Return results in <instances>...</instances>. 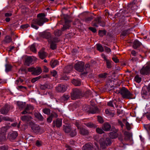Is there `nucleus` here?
<instances>
[{
	"label": "nucleus",
	"mask_w": 150,
	"mask_h": 150,
	"mask_svg": "<svg viewBox=\"0 0 150 150\" xmlns=\"http://www.w3.org/2000/svg\"><path fill=\"white\" fill-rule=\"evenodd\" d=\"M99 35L101 37H102L106 35V31L105 30H99Z\"/></svg>",
	"instance_id": "obj_49"
},
{
	"label": "nucleus",
	"mask_w": 150,
	"mask_h": 150,
	"mask_svg": "<svg viewBox=\"0 0 150 150\" xmlns=\"http://www.w3.org/2000/svg\"><path fill=\"white\" fill-rule=\"evenodd\" d=\"M82 94L81 90L77 88H73L71 93V99L75 100L78 98Z\"/></svg>",
	"instance_id": "obj_4"
},
{
	"label": "nucleus",
	"mask_w": 150,
	"mask_h": 150,
	"mask_svg": "<svg viewBox=\"0 0 150 150\" xmlns=\"http://www.w3.org/2000/svg\"><path fill=\"white\" fill-rule=\"evenodd\" d=\"M17 105L21 110H22L25 107V102H23L21 101H17Z\"/></svg>",
	"instance_id": "obj_26"
},
{
	"label": "nucleus",
	"mask_w": 150,
	"mask_h": 150,
	"mask_svg": "<svg viewBox=\"0 0 150 150\" xmlns=\"http://www.w3.org/2000/svg\"><path fill=\"white\" fill-rule=\"evenodd\" d=\"M141 43L137 40H135L133 43V47L135 49H137L141 45Z\"/></svg>",
	"instance_id": "obj_30"
},
{
	"label": "nucleus",
	"mask_w": 150,
	"mask_h": 150,
	"mask_svg": "<svg viewBox=\"0 0 150 150\" xmlns=\"http://www.w3.org/2000/svg\"><path fill=\"white\" fill-rule=\"evenodd\" d=\"M39 35L40 37L48 40V42L51 38V34L50 33L46 31L40 33Z\"/></svg>",
	"instance_id": "obj_11"
},
{
	"label": "nucleus",
	"mask_w": 150,
	"mask_h": 150,
	"mask_svg": "<svg viewBox=\"0 0 150 150\" xmlns=\"http://www.w3.org/2000/svg\"><path fill=\"white\" fill-rule=\"evenodd\" d=\"M140 73L142 75H149L150 73V63L145 65L140 70Z\"/></svg>",
	"instance_id": "obj_5"
},
{
	"label": "nucleus",
	"mask_w": 150,
	"mask_h": 150,
	"mask_svg": "<svg viewBox=\"0 0 150 150\" xmlns=\"http://www.w3.org/2000/svg\"><path fill=\"white\" fill-rule=\"evenodd\" d=\"M7 130V128L6 126L3 127L1 128V132L2 134H5V132Z\"/></svg>",
	"instance_id": "obj_51"
},
{
	"label": "nucleus",
	"mask_w": 150,
	"mask_h": 150,
	"mask_svg": "<svg viewBox=\"0 0 150 150\" xmlns=\"http://www.w3.org/2000/svg\"><path fill=\"white\" fill-rule=\"evenodd\" d=\"M5 134H2L1 133H0V142L4 141L6 139Z\"/></svg>",
	"instance_id": "obj_47"
},
{
	"label": "nucleus",
	"mask_w": 150,
	"mask_h": 150,
	"mask_svg": "<svg viewBox=\"0 0 150 150\" xmlns=\"http://www.w3.org/2000/svg\"><path fill=\"white\" fill-rule=\"evenodd\" d=\"M30 50L31 51L33 52H36V50L35 47V45L33 44L31 45L30 47Z\"/></svg>",
	"instance_id": "obj_55"
},
{
	"label": "nucleus",
	"mask_w": 150,
	"mask_h": 150,
	"mask_svg": "<svg viewBox=\"0 0 150 150\" xmlns=\"http://www.w3.org/2000/svg\"><path fill=\"white\" fill-rule=\"evenodd\" d=\"M28 71L32 72V74L36 75H39L42 72L41 69L39 67L36 68L31 67L28 68Z\"/></svg>",
	"instance_id": "obj_7"
},
{
	"label": "nucleus",
	"mask_w": 150,
	"mask_h": 150,
	"mask_svg": "<svg viewBox=\"0 0 150 150\" xmlns=\"http://www.w3.org/2000/svg\"><path fill=\"white\" fill-rule=\"evenodd\" d=\"M21 120L23 122H25L27 125H32L33 122L31 120L32 118L31 116L29 115H25L21 117Z\"/></svg>",
	"instance_id": "obj_8"
},
{
	"label": "nucleus",
	"mask_w": 150,
	"mask_h": 150,
	"mask_svg": "<svg viewBox=\"0 0 150 150\" xmlns=\"http://www.w3.org/2000/svg\"><path fill=\"white\" fill-rule=\"evenodd\" d=\"M21 71L22 72H24L26 74L27 73V71L26 70V69L25 68L21 67V68L19 71V72H20V71Z\"/></svg>",
	"instance_id": "obj_64"
},
{
	"label": "nucleus",
	"mask_w": 150,
	"mask_h": 150,
	"mask_svg": "<svg viewBox=\"0 0 150 150\" xmlns=\"http://www.w3.org/2000/svg\"><path fill=\"white\" fill-rule=\"evenodd\" d=\"M107 74L106 73H104L100 74L98 76L99 78L102 79H105L107 77Z\"/></svg>",
	"instance_id": "obj_56"
},
{
	"label": "nucleus",
	"mask_w": 150,
	"mask_h": 150,
	"mask_svg": "<svg viewBox=\"0 0 150 150\" xmlns=\"http://www.w3.org/2000/svg\"><path fill=\"white\" fill-rule=\"evenodd\" d=\"M63 130L66 133H69L71 130V127L69 125H65L63 126Z\"/></svg>",
	"instance_id": "obj_23"
},
{
	"label": "nucleus",
	"mask_w": 150,
	"mask_h": 150,
	"mask_svg": "<svg viewBox=\"0 0 150 150\" xmlns=\"http://www.w3.org/2000/svg\"><path fill=\"white\" fill-rule=\"evenodd\" d=\"M70 16L68 15H65L64 16V18L65 21V22L66 23H69L71 22V21L69 19Z\"/></svg>",
	"instance_id": "obj_32"
},
{
	"label": "nucleus",
	"mask_w": 150,
	"mask_h": 150,
	"mask_svg": "<svg viewBox=\"0 0 150 150\" xmlns=\"http://www.w3.org/2000/svg\"><path fill=\"white\" fill-rule=\"evenodd\" d=\"M50 86L47 84H45L44 85H41L40 86V88L43 90H44L46 89L50 88Z\"/></svg>",
	"instance_id": "obj_34"
},
{
	"label": "nucleus",
	"mask_w": 150,
	"mask_h": 150,
	"mask_svg": "<svg viewBox=\"0 0 150 150\" xmlns=\"http://www.w3.org/2000/svg\"><path fill=\"white\" fill-rule=\"evenodd\" d=\"M57 117V115L56 113H52L47 118V121L49 122L50 123L52 120L53 118L55 117Z\"/></svg>",
	"instance_id": "obj_24"
},
{
	"label": "nucleus",
	"mask_w": 150,
	"mask_h": 150,
	"mask_svg": "<svg viewBox=\"0 0 150 150\" xmlns=\"http://www.w3.org/2000/svg\"><path fill=\"white\" fill-rule=\"evenodd\" d=\"M75 124L79 129H80V134L83 135H84V129L83 127L81 126V123L76 121Z\"/></svg>",
	"instance_id": "obj_18"
},
{
	"label": "nucleus",
	"mask_w": 150,
	"mask_h": 150,
	"mask_svg": "<svg viewBox=\"0 0 150 150\" xmlns=\"http://www.w3.org/2000/svg\"><path fill=\"white\" fill-rule=\"evenodd\" d=\"M38 55L40 58L42 59H45L47 56V53L42 49L40 50L38 52Z\"/></svg>",
	"instance_id": "obj_20"
},
{
	"label": "nucleus",
	"mask_w": 150,
	"mask_h": 150,
	"mask_svg": "<svg viewBox=\"0 0 150 150\" xmlns=\"http://www.w3.org/2000/svg\"><path fill=\"white\" fill-rule=\"evenodd\" d=\"M135 81L138 83H139L142 80V78L139 75H137L134 78Z\"/></svg>",
	"instance_id": "obj_40"
},
{
	"label": "nucleus",
	"mask_w": 150,
	"mask_h": 150,
	"mask_svg": "<svg viewBox=\"0 0 150 150\" xmlns=\"http://www.w3.org/2000/svg\"><path fill=\"white\" fill-rule=\"evenodd\" d=\"M93 17L91 13H85V22L89 23L93 19Z\"/></svg>",
	"instance_id": "obj_17"
},
{
	"label": "nucleus",
	"mask_w": 150,
	"mask_h": 150,
	"mask_svg": "<svg viewBox=\"0 0 150 150\" xmlns=\"http://www.w3.org/2000/svg\"><path fill=\"white\" fill-rule=\"evenodd\" d=\"M85 75L90 71V65L89 64H86L85 65Z\"/></svg>",
	"instance_id": "obj_42"
},
{
	"label": "nucleus",
	"mask_w": 150,
	"mask_h": 150,
	"mask_svg": "<svg viewBox=\"0 0 150 150\" xmlns=\"http://www.w3.org/2000/svg\"><path fill=\"white\" fill-rule=\"evenodd\" d=\"M62 125V120L60 118H57L55 120L53 121L52 124L53 128L56 127L57 128L60 127Z\"/></svg>",
	"instance_id": "obj_10"
},
{
	"label": "nucleus",
	"mask_w": 150,
	"mask_h": 150,
	"mask_svg": "<svg viewBox=\"0 0 150 150\" xmlns=\"http://www.w3.org/2000/svg\"><path fill=\"white\" fill-rule=\"evenodd\" d=\"M72 83L75 86H79L81 84V81L79 79H74L72 81Z\"/></svg>",
	"instance_id": "obj_28"
},
{
	"label": "nucleus",
	"mask_w": 150,
	"mask_h": 150,
	"mask_svg": "<svg viewBox=\"0 0 150 150\" xmlns=\"http://www.w3.org/2000/svg\"><path fill=\"white\" fill-rule=\"evenodd\" d=\"M95 20L96 22V23H93V26L98 27V25L97 24H99L100 25L103 27H104L105 26V24L104 22L103 21H101L100 17H98Z\"/></svg>",
	"instance_id": "obj_15"
},
{
	"label": "nucleus",
	"mask_w": 150,
	"mask_h": 150,
	"mask_svg": "<svg viewBox=\"0 0 150 150\" xmlns=\"http://www.w3.org/2000/svg\"><path fill=\"white\" fill-rule=\"evenodd\" d=\"M8 146H2L0 147V150H8Z\"/></svg>",
	"instance_id": "obj_60"
},
{
	"label": "nucleus",
	"mask_w": 150,
	"mask_h": 150,
	"mask_svg": "<svg viewBox=\"0 0 150 150\" xmlns=\"http://www.w3.org/2000/svg\"><path fill=\"white\" fill-rule=\"evenodd\" d=\"M118 93H120L123 98L128 99H133V95L126 88L123 87L118 91Z\"/></svg>",
	"instance_id": "obj_2"
},
{
	"label": "nucleus",
	"mask_w": 150,
	"mask_h": 150,
	"mask_svg": "<svg viewBox=\"0 0 150 150\" xmlns=\"http://www.w3.org/2000/svg\"><path fill=\"white\" fill-rule=\"evenodd\" d=\"M29 25L28 24L23 25L21 26V28L22 29H25L29 27Z\"/></svg>",
	"instance_id": "obj_62"
},
{
	"label": "nucleus",
	"mask_w": 150,
	"mask_h": 150,
	"mask_svg": "<svg viewBox=\"0 0 150 150\" xmlns=\"http://www.w3.org/2000/svg\"><path fill=\"white\" fill-rule=\"evenodd\" d=\"M25 108L26 109V110H27V111H28L31 110H33L34 109V108L33 105L30 104H27L26 107Z\"/></svg>",
	"instance_id": "obj_52"
},
{
	"label": "nucleus",
	"mask_w": 150,
	"mask_h": 150,
	"mask_svg": "<svg viewBox=\"0 0 150 150\" xmlns=\"http://www.w3.org/2000/svg\"><path fill=\"white\" fill-rule=\"evenodd\" d=\"M91 144L87 143L85 144V150H92Z\"/></svg>",
	"instance_id": "obj_36"
},
{
	"label": "nucleus",
	"mask_w": 150,
	"mask_h": 150,
	"mask_svg": "<svg viewBox=\"0 0 150 150\" xmlns=\"http://www.w3.org/2000/svg\"><path fill=\"white\" fill-rule=\"evenodd\" d=\"M109 137L111 139H115L118 136V134L116 132H110L109 134Z\"/></svg>",
	"instance_id": "obj_31"
},
{
	"label": "nucleus",
	"mask_w": 150,
	"mask_h": 150,
	"mask_svg": "<svg viewBox=\"0 0 150 150\" xmlns=\"http://www.w3.org/2000/svg\"><path fill=\"white\" fill-rule=\"evenodd\" d=\"M97 50L101 52H103L104 50L103 47L101 45H97Z\"/></svg>",
	"instance_id": "obj_45"
},
{
	"label": "nucleus",
	"mask_w": 150,
	"mask_h": 150,
	"mask_svg": "<svg viewBox=\"0 0 150 150\" xmlns=\"http://www.w3.org/2000/svg\"><path fill=\"white\" fill-rule=\"evenodd\" d=\"M59 62L57 60H52L51 61L50 64L52 68H54L57 65L59 64Z\"/></svg>",
	"instance_id": "obj_29"
},
{
	"label": "nucleus",
	"mask_w": 150,
	"mask_h": 150,
	"mask_svg": "<svg viewBox=\"0 0 150 150\" xmlns=\"http://www.w3.org/2000/svg\"><path fill=\"white\" fill-rule=\"evenodd\" d=\"M45 15L44 13H40L38 14L37 15V18L32 21L31 24V27L36 30L38 29V27L36 25L37 24L41 26L45 23L48 21L49 20L45 17Z\"/></svg>",
	"instance_id": "obj_1"
},
{
	"label": "nucleus",
	"mask_w": 150,
	"mask_h": 150,
	"mask_svg": "<svg viewBox=\"0 0 150 150\" xmlns=\"http://www.w3.org/2000/svg\"><path fill=\"white\" fill-rule=\"evenodd\" d=\"M52 41L53 42H54L55 43L56 42H59V40H58V38H54L53 39H52L51 38L50 39V40H49V42H51Z\"/></svg>",
	"instance_id": "obj_54"
},
{
	"label": "nucleus",
	"mask_w": 150,
	"mask_h": 150,
	"mask_svg": "<svg viewBox=\"0 0 150 150\" xmlns=\"http://www.w3.org/2000/svg\"><path fill=\"white\" fill-rule=\"evenodd\" d=\"M111 126L109 123L108 122L105 123L102 127V129L105 131H108L111 129Z\"/></svg>",
	"instance_id": "obj_22"
},
{
	"label": "nucleus",
	"mask_w": 150,
	"mask_h": 150,
	"mask_svg": "<svg viewBox=\"0 0 150 150\" xmlns=\"http://www.w3.org/2000/svg\"><path fill=\"white\" fill-rule=\"evenodd\" d=\"M5 71L6 72H8L9 71H10L11 70V69L12 67V66L9 64H6L5 65Z\"/></svg>",
	"instance_id": "obj_35"
},
{
	"label": "nucleus",
	"mask_w": 150,
	"mask_h": 150,
	"mask_svg": "<svg viewBox=\"0 0 150 150\" xmlns=\"http://www.w3.org/2000/svg\"><path fill=\"white\" fill-rule=\"evenodd\" d=\"M23 80L21 79L20 77H19L18 79L16 81L15 83L17 85H20L21 83L23 82Z\"/></svg>",
	"instance_id": "obj_44"
},
{
	"label": "nucleus",
	"mask_w": 150,
	"mask_h": 150,
	"mask_svg": "<svg viewBox=\"0 0 150 150\" xmlns=\"http://www.w3.org/2000/svg\"><path fill=\"white\" fill-rule=\"evenodd\" d=\"M96 130L97 133L100 134H102L104 133L103 130L102 129L99 128H96Z\"/></svg>",
	"instance_id": "obj_59"
},
{
	"label": "nucleus",
	"mask_w": 150,
	"mask_h": 150,
	"mask_svg": "<svg viewBox=\"0 0 150 150\" xmlns=\"http://www.w3.org/2000/svg\"><path fill=\"white\" fill-rule=\"evenodd\" d=\"M62 30H57L54 31V35L56 36H59L62 34Z\"/></svg>",
	"instance_id": "obj_41"
},
{
	"label": "nucleus",
	"mask_w": 150,
	"mask_h": 150,
	"mask_svg": "<svg viewBox=\"0 0 150 150\" xmlns=\"http://www.w3.org/2000/svg\"><path fill=\"white\" fill-rule=\"evenodd\" d=\"M126 13H130L131 14L133 13L135 11L134 9L132 8V4H130L128 6V7L127 8V10H126Z\"/></svg>",
	"instance_id": "obj_27"
},
{
	"label": "nucleus",
	"mask_w": 150,
	"mask_h": 150,
	"mask_svg": "<svg viewBox=\"0 0 150 150\" xmlns=\"http://www.w3.org/2000/svg\"><path fill=\"white\" fill-rule=\"evenodd\" d=\"M125 135L129 139L130 138L132 137L131 134L128 132H125Z\"/></svg>",
	"instance_id": "obj_61"
},
{
	"label": "nucleus",
	"mask_w": 150,
	"mask_h": 150,
	"mask_svg": "<svg viewBox=\"0 0 150 150\" xmlns=\"http://www.w3.org/2000/svg\"><path fill=\"white\" fill-rule=\"evenodd\" d=\"M69 23H66L65 24L63 25L62 28V30L64 31L67 29H69V28L70 27V25L69 24Z\"/></svg>",
	"instance_id": "obj_38"
},
{
	"label": "nucleus",
	"mask_w": 150,
	"mask_h": 150,
	"mask_svg": "<svg viewBox=\"0 0 150 150\" xmlns=\"http://www.w3.org/2000/svg\"><path fill=\"white\" fill-rule=\"evenodd\" d=\"M11 107L10 105L8 104H6L0 110L1 113L3 114H6L10 110Z\"/></svg>",
	"instance_id": "obj_12"
},
{
	"label": "nucleus",
	"mask_w": 150,
	"mask_h": 150,
	"mask_svg": "<svg viewBox=\"0 0 150 150\" xmlns=\"http://www.w3.org/2000/svg\"><path fill=\"white\" fill-rule=\"evenodd\" d=\"M99 143L102 149H104L110 145L112 142L109 138H107L105 140L103 138H101L99 141Z\"/></svg>",
	"instance_id": "obj_3"
},
{
	"label": "nucleus",
	"mask_w": 150,
	"mask_h": 150,
	"mask_svg": "<svg viewBox=\"0 0 150 150\" xmlns=\"http://www.w3.org/2000/svg\"><path fill=\"white\" fill-rule=\"evenodd\" d=\"M50 44V48L53 50H54L57 48L56 44L54 43L52 41L49 42Z\"/></svg>",
	"instance_id": "obj_37"
},
{
	"label": "nucleus",
	"mask_w": 150,
	"mask_h": 150,
	"mask_svg": "<svg viewBox=\"0 0 150 150\" xmlns=\"http://www.w3.org/2000/svg\"><path fill=\"white\" fill-rule=\"evenodd\" d=\"M25 64L28 66H29L31 64L33 61V59L32 57L28 56L25 57Z\"/></svg>",
	"instance_id": "obj_19"
},
{
	"label": "nucleus",
	"mask_w": 150,
	"mask_h": 150,
	"mask_svg": "<svg viewBox=\"0 0 150 150\" xmlns=\"http://www.w3.org/2000/svg\"><path fill=\"white\" fill-rule=\"evenodd\" d=\"M130 33V31L129 30H126L123 31L121 34L122 36H124L127 35Z\"/></svg>",
	"instance_id": "obj_43"
},
{
	"label": "nucleus",
	"mask_w": 150,
	"mask_h": 150,
	"mask_svg": "<svg viewBox=\"0 0 150 150\" xmlns=\"http://www.w3.org/2000/svg\"><path fill=\"white\" fill-rule=\"evenodd\" d=\"M73 66L71 64H70L66 66L64 69V73H69L72 70Z\"/></svg>",
	"instance_id": "obj_21"
},
{
	"label": "nucleus",
	"mask_w": 150,
	"mask_h": 150,
	"mask_svg": "<svg viewBox=\"0 0 150 150\" xmlns=\"http://www.w3.org/2000/svg\"><path fill=\"white\" fill-rule=\"evenodd\" d=\"M12 40L11 38L9 36H6L4 40V42L5 43H8Z\"/></svg>",
	"instance_id": "obj_33"
},
{
	"label": "nucleus",
	"mask_w": 150,
	"mask_h": 150,
	"mask_svg": "<svg viewBox=\"0 0 150 150\" xmlns=\"http://www.w3.org/2000/svg\"><path fill=\"white\" fill-rule=\"evenodd\" d=\"M84 63L83 62H79L76 63L74 66V68L79 72H82L84 69Z\"/></svg>",
	"instance_id": "obj_6"
},
{
	"label": "nucleus",
	"mask_w": 150,
	"mask_h": 150,
	"mask_svg": "<svg viewBox=\"0 0 150 150\" xmlns=\"http://www.w3.org/2000/svg\"><path fill=\"white\" fill-rule=\"evenodd\" d=\"M106 63L107 67L108 69L111 68L112 67L111 64V62H112V61L108 60H106Z\"/></svg>",
	"instance_id": "obj_53"
},
{
	"label": "nucleus",
	"mask_w": 150,
	"mask_h": 150,
	"mask_svg": "<svg viewBox=\"0 0 150 150\" xmlns=\"http://www.w3.org/2000/svg\"><path fill=\"white\" fill-rule=\"evenodd\" d=\"M12 15L11 12H10L6 13L4 14V16L6 17H9L11 16Z\"/></svg>",
	"instance_id": "obj_63"
},
{
	"label": "nucleus",
	"mask_w": 150,
	"mask_h": 150,
	"mask_svg": "<svg viewBox=\"0 0 150 150\" xmlns=\"http://www.w3.org/2000/svg\"><path fill=\"white\" fill-rule=\"evenodd\" d=\"M105 112L106 114L111 116H113L114 115V113L113 111L108 109L105 110Z\"/></svg>",
	"instance_id": "obj_39"
},
{
	"label": "nucleus",
	"mask_w": 150,
	"mask_h": 150,
	"mask_svg": "<svg viewBox=\"0 0 150 150\" xmlns=\"http://www.w3.org/2000/svg\"><path fill=\"white\" fill-rule=\"evenodd\" d=\"M42 111L44 113L47 115L50 113V110L49 109L45 108L42 110Z\"/></svg>",
	"instance_id": "obj_46"
},
{
	"label": "nucleus",
	"mask_w": 150,
	"mask_h": 150,
	"mask_svg": "<svg viewBox=\"0 0 150 150\" xmlns=\"http://www.w3.org/2000/svg\"><path fill=\"white\" fill-rule=\"evenodd\" d=\"M18 135V134L16 131H11L8 134L7 138L11 142L15 140Z\"/></svg>",
	"instance_id": "obj_9"
},
{
	"label": "nucleus",
	"mask_w": 150,
	"mask_h": 150,
	"mask_svg": "<svg viewBox=\"0 0 150 150\" xmlns=\"http://www.w3.org/2000/svg\"><path fill=\"white\" fill-rule=\"evenodd\" d=\"M67 88V85L60 84L56 87V89L58 92H64L66 91Z\"/></svg>",
	"instance_id": "obj_14"
},
{
	"label": "nucleus",
	"mask_w": 150,
	"mask_h": 150,
	"mask_svg": "<svg viewBox=\"0 0 150 150\" xmlns=\"http://www.w3.org/2000/svg\"><path fill=\"white\" fill-rule=\"evenodd\" d=\"M34 115L35 117L39 121H42L44 120L43 117L39 112H35Z\"/></svg>",
	"instance_id": "obj_25"
},
{
	"label": "nucleus",
	"mask_w": 150,
	"mask_h": 150,
	"mask_svg": "<svg viewBox=\"0 0 150 150\" xmlns=\"http://www.w3.org/2000/svg\"><path fill=\"white\" fill-rule=\"evenodd\" d=\"M41 78V76H39L34 78H33L31 81L33 83H35L36 81L38 80L39 79H40Z\"/></svg>",
	"instance_id": "obj_58"
},
{
	"label": "nucleus",
	"mask_w": 150,
	"mask_h": 150,
	"mask_svg": "<svg viewBox=\"0 0 150 150\" xmlns=\"http://www.w3.org/2000/svg\"><path fill=\"white\" fill-rule=\"evenodd\" d=\"M3 119L6 121H8L11 122L14 121V119H13L11 118H9V117L6 116L4 117L3 118Z\"/></svg>",
	"instance_id": "obj_48"
},
{
	"label": "nucleus",
	"mask_w": 150,
	"mask_h": 150,
	"mask_svg": "<svg viewBox=\"0 0 150 150\" xmlns=\"http://www.w3.org/2000/svg\"><path fill=\"white\" fill-rule=\"evenodd\" d=\"M74 35V34L73 33H71L66 35L65 36L66 38H71Z\"/></svg>",
	"instance_id": "obj_57"
},
{
	"label": "nucleus",
	"mask_w": 150,
	"mask_h": 150,
	"mask_svg": "<svg viewBox=\"0 0 150 150\" xmlns=\"http://www.w3.org/2000/svg\"><path fill=\"white\" fill-rule=\"evenodd\" d=\"M30 126L35 133L38 134L40 132V126L35 124L34 122H33L32 125H30Z\"/></svg>",
	"instance_id": "obj_16"
},
{
	"label": "nucleus",
	"mask_w": 150,
	"mask_h": 150,
	"mask_svg": "<svg viewBox=\"0 0 150 150\" xmlns=\"http://www.w3.org/2000/svg\"><path fill=\"white\" fill-rule=\"evenodd\" d=\"M75 129H72L71 130L70 135L72 137H74L76 135V132Z\"/></svg>",
	"instance_id": "obj_50"
},
{
	"label": "nucleus",
	"mask_w": 150,
	"mask_h": 150,
	"mask_svg": "<svg viewBox=\"0 0 150 150\" xmlns=\"http://www.w3.org/2000/svg\"><path fill=\"white\" fill-rule=\"evenodd\" d=\"M86 111V112L88 113H91L93 114L97 113L99 112V110L97 107H95L91 108L89 106H88Z\"/></svg>",
	"instance_id": "obj_13"
}]
</instances>
